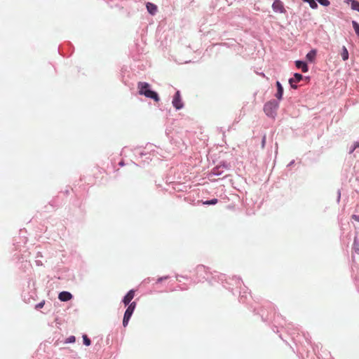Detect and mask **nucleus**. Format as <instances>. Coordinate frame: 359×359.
Instances as JSON below:
<instances>
[{"label":"nucleus","mask_w":359,"mask_h":359,"mask_svg":"<svg viewBox=\"0 0 359 359\" xmlns=\"http://www.w3.org/2000/svg\"><path fill=\"white\" fill-rule=\"evenodd\" d=\"M341 57L343 60L346 61L348 59V52L347 48L345 46H343L342 50L341 53Z\"/></svg>","instance_id":"obj_13"},{"label":"nucleus","mask_w":359,"mask_h":359,"mask_svg":"<svg viewBox=\"0 0 359 359\" xmlns=\"http://www.w3.org/2000/svg\"><path fill=\"white\" fill-rule=\"evenodd\" d=\"M172 104L176 109H180L183 107L184 104L182 101L180 91H177L175 94L172 100Z\"/></svg>","instance_id":"obj_5"},{"label":"nucleus","mask_w":359,"mask_h":359,"mask_svg":"<svg viewBox=\"0 0 359 359\" xmlns=\"http://www.w3.org/2000/svg\"><path fill=\"white\" fill-rule=\"evenodd\" d=\"M278 105V102L276 100L269 101L264 104V111L268 116L274 117Z\"/></svg>","instance_id":"obj_2"},{"label":"nucleus","mask_w":359,"mask_h":359,"mask_svg":"<svg viewBox=\"0 0 359 359\" xmlns=\"http://www.w3.org/2000/svg\"><path fill=\"white\" fill-rule=\"evenodd\" d=\"M147 9L149 13L154 15L157 11V6L152 3L148 2L147 4Z\"/></svg>","instance_id":"obj_11"},{"label":"nucleus","mask_w":359,"mask_h":359,"mask_svg":"<svg viewBox=\"0 0 359 359\" xmlns=\"http://www.w3.org/2000/svg\"><path fill=\"white\" fill-rule=\"evenodd\" d=\"M205 269V267L203 266H198L196 269L198 271H202Z\"/></svg>","instance_id":"obj_23"},{"label":"nucleus","mask_w":359,"mask_h":359,"mask_svg":"<svg viewBox=\"0 0 359 359\" xmlns=\"http://www.w3.org/2000/svg\"><path fill=\"white\" fill-rule=\"evenodd\" d=\"M359 147V142H357V143L355 144V148H356V147Z\"/></svg>","instance_id":"obj_24"},{"label":"nucleus","mask_w":359,"mask_h":359,"mask_svg":"<svg viewBox=\"0 0 359 359\" xmlns=\"http://www.w3.org/2000/svg\"><path fill=\"white\" fill-rule=\"evenodd\" d=\"M352 25L355 34L359 36V24L356 21H352Z\"/></svg>","instance_id":"obj_16"},{"label":"nucleus","mask_w":359,"mask_h":359,"mask_svg":"<svg viewBox=\"0 0 359 359\" xmlns=\"http://www.w3.org/2000/svg\"><path fill=\"white\" fill-rule=\"evenodd\" d=\"M44 304H45V302H44V301H43V302H41L39 303L38 304H36V306H35V308H36V309H41V308L44 306Z\"/></svg>","instance_id":"obj_21"},{"label":"nucleus","mask_w":359,"mask_h":359,"mask_svg":"<svg viewBox=\"0 0 359 359\" xmlns=\"http://www.w3.org/2000/svg\"><path fill=\"white\" fill-rule=\"evenodd\" d=\"M135 307H136L135 302H133L132 303H130L128 305V306L124 313L123 320V325L124 327H126L128 325V323L130 320V318Z\"/></svg>","instance_id":"obj_3"},{"label":"nucleus","mask_w":359,"mask_h":359,"mask_svg":"<svg viewBox=\"0 0 359 359\" xmlns=\"http://www.w3.org/2000/svg\"><path fill=\"white\" fill-rule=\"evenodd\" d=\"M161 280H163V278H158V282H160V281H161Z\"/></svg>","instance_id":"obj_27"},{"label":"nucleus","mask_w":359,"mask_h":359,"mask_svg":"<svg viewBox=\"0 0 359 359\" xmlns=\"http://www.w3.org/2000/svg\"><path fill=\"white\" fill-rule=\"evenodd\" d=\"M135 297V290H130L126 295L124 297L123 299V302L125 304V306L129 305L130 304V302Z\"/></svg>","instance_id":"obj_7"},{"label":"nucleus","mask_w":359,"mask_h":359,"mask_svg":"<svg viewBox=\"0 0 359 359\" xmlns=\"http://www.w3.org/2000/svg\"><path fill=\"white\" fill-rule=\"evenodd\" d=\"M83 344L86 345V346H90V343H91V341L90 339L87 337V335L84 334L83 336Z\"/></svg>","instance_id":"obj_18"},{"label":"nucleus","mask_w":359,"mask_h":359,"mask_svg":"<svg viewBox=\"0 0 359 359\" xmlns=\"http://www.w3.org/2000/svg\"><path fill=\"white\" fill-rule=\"evenodd\" d=\"M304 2H307L309 4V6H311V8H316L318 7V5L316 4V0H302Z\"/></svg>","instance_id":"obj_15"},{"label":"nucleus","mask_w":359,"mask_h":359,"mask_svg":"<svg viewBox=\"0 0 359 359\" xmlns=\"http://www.w3.org/2000/svg\"><path fill=\"white\" fill-rule=\"evenodd\" d=\"M295 65H296V67L298 68V69H301L302 71L304 72V73H306L308 72L309 69H308V66L306 65V62H302V61H300V60H297L295 62Z\"/></svg>","instance_id":"obj_10"},{"label":"nucleus","mask_w":359,"mask_h":359,"mask_svg":"<svg viewBox=\"0 0 359 359\" xmlns=\"http://www.w3.org/2000/svg\"><path fill=\"white\" fill-rule=\"evenodd\" d=\"M123 164H124V163H123V161H121V162L119 163V165H121V166H122V165H123Z\"/></svg>","instance_id":"obj_25"},{"label":"nucleus","mask_w":359,"mask_h":359,"mask_svg":"<svg viewBox=\"0 0 359 359\" xmlns=\"http://www.w3.org/2000/svg\"><path fill=\"white\" fill-rule=\"evenodd\" d=\"M218 200L217 198H213L209 201H205L203 202V204L204 205H215L217 203Z\"/></svg>","instance_id":"obj_17"},{"label":"nucleus","mask_w":359,"mask_h":359,"mask_svg":"<svg viewBox=\"0 0 359 359\" xmlns=\"http://www.w3.org/2000/svg\"><path fill=\"white\" fill-rule=\"evenodd\" d=\"M316 50H311L310 52H309L306 54V59L311 62H313L316 58Z\"/></svg>","instance_id":"obj_12"},{"label":"nucleus","mask_w":359,"mask_h":359,"mask_svg":"<svg viewBox=\"0 0 359 359\" xmlns=\"http://www.w3.org/2000/svg\"><path fill=\"white\" fill-rule=\"evenodd\" d=\"M76 340V338L74 336H70L69 337L67 338L65 340V343H74Z\"/></svg>","instance_id":"obj_20"},{"label":"nucleus","mask_w":359,"mask_h":359,"mask_svg":"<svg viewBox=\"0 0 359 359\" xmlns=\"http://www.w3.org/2000/svg\"><path fill=\"white\" fill-rule=\"evenodd\" d=\"M303 76L302 74L299 73H295L293 78L289 79V83L291 87L294 89H296L297 86L294 84V83L299 82L302 79Z\"/></svg>","instance_id":"obj_6"},{"label":"nucleus","mask_w":359,"mask_h":359,"mask_svg":"<svg viewBox=\"0 0 359 359\" xmlns=\"http://www.w3.org/2000/svg\"><path fill=\"white\" fill-rule=\"evenodd\" d=\"M213 174L217 175V172H216V170H214Z\"/></svg>","instance_id":"obj_26"},{"label":"nucleus","mask_w":359,"mask_h":359,"mask_svg":"<svg viewBox=\"0 0 359 359\" xmlns=\"http://www.w3.org/2000/svg\"><path fill=\"white\" fill-rule=\"evenodd\" d=\"M352 219L356 222H359V215H353Z\"/></svg>","instance_id":"obj_22"},{"label":"nucleus","mask_w":359,"mask_h":359,"mask_svg":"<svg viewBox=\"0 0 359 359\" xmlns=\"http://www.w3.org/2000/svg\"><path fill=\"white\" fill-rule=\"evenodd\" d=\"M58 299L61 302H67L72 299V294L69 292L63 291L59 294Z\"/></svg>","instance_id":"obj_8"},{"label":"nucleus","mask_w":359,"mask_h":359,"mask_svg":"<svg viewBox=\"0 0 359 359\" xmlns=\"http://www.w3.org/2000/svg\"><path fill=\"white\" fill-rule=\"evenodd\" d=\"M351 8L359 12V2L355 0H350Z\"/></svg>","instance_id":"obj_14"},{"label":"nucleus","mask_w":359,"mask_h":359,"mask_svg":"<svg viewBox=\"0 0 359 359\" xmlns=\"http://www.w3.org/2000/svg\"><path fill=\"white\" fill-rule=\"evenodd\" d=\"M272 8L274 12L280 13H285L286 10L283 3L280 0H274L272 4Z\"/></svg>","instance_id":"obj_4"},{"label":"nucleus","mask_w":359,"mask_h":359,"mask_svg":"<svg viewBox=\"0 0 359 359\" xmlns=\"http://www.w3.org/2000/svg\"><path fill=\"white\" fill-rule=\"evenodd\" d=\"M276 86L277 93H276L275 96L278 100H280L283 97V88L279 81H276Z\"/></svg>","instance_id":"obj_9"},{"label":"nucleus","mask_w":359,"mask_h":359,"mask_svg":"<svg viewBox=\"0 0 359 359\" xmlns=\"http://www.w3.org/2000/svg\"><path fill=\"white\" fill-rule=\"evenodd\" d=\"M150 85L146 82H139L137 83L138 93L146 97L153 99L156 102L159 101V97L155 91L149 90Z\"/></svg>","instance_id":"obj_1"},{"label":"nucleus","mask_w":359,"mask_h":359,"mask_svg":"<svg viewBox=\"0 0 359 359\" xmlns=\"http://www.w3.org/2000/svg\"><path fill=\"white\" fill-rule=\"evenodd\" d=\"M320 4L324 6H328L330 1L328 0H316Z\"/></svg>","instance_id":"obj_19"}]
</instances>
